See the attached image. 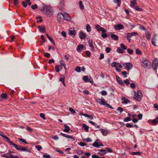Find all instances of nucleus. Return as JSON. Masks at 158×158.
Wrapping results in <instances>:
<instances>
[{"label": "nucleus", "instance_id": "obj_48", "mask_svg": "<svg viewBox=\"0 0 158 158\" xmlns=\"http://www.w3.org/2000/svg\"><path fill=\"white\" fill-rule=\"evenodd\" d=\"M131 120V118L129 117H127L125 118L124 120V121L125 122H128L129 121H130Z\"/></svg>", "mask_w": 158, "mask_h": 158}, {"label": "nucleus", "instance_id": "obj_30", "mask_svg": "<svg viewBox=\"0 0 158 158\" xmlns=\"http://www.w3.org/2000/svg\"><path fill=\"white\" fill-rule=\"evenodd\" d=\"M83 127L84 128L85 130L86 131L88 132L89 131V127L88 126L86 125L85 124H84L83 125Z\"/></svg>", "mask_w": 158, "mask_h": 158}, {"label": "nucleus", "instance_id": "obj_52", "mask_svg": "<svg viewBox=\"0 0 158 158\" xmlns=\"http://www.w3.org/2000/svg\"><path fill=\"white\" fill-rule=\"evenodd\" d=\"M122 73L124 75V77L126 78L127 77V72L126 71H124Z\"/></svg>", "mask_w": 158, "mask_h": 158}, {"label": "nucleus", "instance_id": "obj_27", "mask_svg": "<svg viewBox=\"0 0 158 158\" xmlns=\"http://www.w3.org/2000/svg\"><path fill=\"white\" fill-rule=\"evenodd\" d=\"M69 34L71 35H75L76 34L75 30L70 29L69 30Z\"/></svg>", "mask_w": 158, "mask_h": 158}, {"label": "nucleus", "instance_id": "obj_55", "mask_svg": "<svg viewBox=\"0 0 158 158\" xmlns=\"http://www.w3.org/2000/svg\"><path fill=\"white\" fill-rule=\"evenodd\" d=\"M111 50V49L109 47H107L106 48V51L107 53H109Z\"/></svg>", "mask_w": 158, "mask_h": 158}, {"label": "nucleus", "instance_id": "obj_26", "mask_svg": "<svg viewBox=\"0 0 158 158\" xmlns=\"http://www.w3.org/2000/svg\"><path fill=\"white\" fill-rule=\"evenodd\" d=\"M70 129V127L66 125H64V131L65 132H68Z\"/></svg>", "mask_w": 158, "mask_h": 158}, {"label": "nucleus", "instance_id": "obj_18", "mask_svg": "<svg viewBox=\"0 0 158 158\" xmlns=\"http://www.w3.org/2000/svg\"><path fill=\"white\" fill-rule=\"evenodd\" d=\"M79 38L81 39H82L86 37L85 34L82 32H81L79 34Z\"/></svg>", "mask_w": 158, "mask_h": 158}, {"label": "nucleus", "instance_id": "obj_4", "mask_svg": "<svg viewBox=\"0 0 158 158\" xmlns=\"http://www.w3.org/2000/svg\"><path fill=\"white\" fill-rule=\"evenodd\" d=\"M152 67L154 70H156L157 67L158 66V60L154 59L152 62Z\"/></svg>", "mask_w": 158, "mask_h": 158}, {"label": "nucleus", "instance_id": "obj_13", "mask_svg": "<svg viewBox=\"0 0 158 158\" xmlns=\"http://www.w3.org/2000/svg\"><path fill=\"white\" fill-rule=\"evenodd\" d=\"M20 150L21 151H25L28 152H31V151L28 147H23L21 146V147L20 149Z\"/></svg>", "mask_w": 158, "mask_h": 158}, {"label": "nucleus", "instance_id": "obj_34", "mask_svg": "<svg viewBox=\"0 0 158 158\" xmlns=\"http://www.w3.org/2000/svg\"><path fill=\"white\" fill-rule=\"evenodd\" d=\"M120 47L123 50H126L127 49V46H125L123 44H120Z\"/></svg>", "mask_w": 158, "mask_h": 158}, {"label": "nucleus", "instance_id": "obj_61", "mask_svg": "<svg viewBox=\"0 0 158 158\" xmlns=\"http://www.w3.org/2000/svg\"><path fill=\"white\" fill-rule=\"evenodd\" d=\"M117 110L120 113H122L123 111V109L121 107H118L117 109Z\"/></svg>", "mask_w": 158, "mask_h": 158}, {"label": "nucleus", "instance_id": "obj_38", "mask_svg": "<svg viewBox=\"0 0 158 158\" xmlns=\"http://www.w3.org/2000/svg\"><path fill=\"white\" fill-rule=\"evenodd\" d=\"M88 77L87 76H84L83 77V80L85 82H88Z\"/></svg>", "mask_w": 158, "mask_h": 158}, {"label": "nucleus", "instance_id": "obj_64", "mask_svg": "<svg viewBox=\"0 0 158 158\" xmlns=\"http://www.w3.org/2000/svg\"><path fill=\"white\" fill-rule=\"evenodd\" d=\"M92 158H101V157H99L98 156H96L95 154H93L92 156Z\"/></svg>", "mask_w": 158, "mask_h": 158}, {"label": "nucleus", "instance_id": "obj_10", "mask_svg": "<svg viewBox=\"0 0 158 158\" xmlns=\"http://www.w3.org/2000/svg\"><path fill=\"white\" fill-rule=\"evenodd\" d=\"M107 152L106 150L104 149H100L98 150V154L100 155L101 156H103Z\"/></svg>", "mask_w": 158, "mask_h": 158}, {"label": "nucleus", "instance_id": "obj_57", "mask_svg": "<svg viewBox=\"0 0 158 158\" xmlns=\"http://www.w3.org/2000/svg\"><path fill=\"white\" fill-rule=\"evenodd\" d=\"M40 117L41 118H43L44 119H45V114H44V113H40Z\"/></svg>", "mask_w": 158, "mask_h": 158}, {"label": "nucleus", "instance_id": "obj_32", "mask_svg": "<svg viewBox=\"0 0 158 158\" xmlns=\"http://www.w3.org/2000/svg\"><path fill=\"white\" fill-rule=\"evenodd\" d=\"M86 29L87 30V31L88 32H89L91 31V27L90 26V25L88 24H87L86 26Z\"/></svg>", "mask_w": 158, "mask_h": 158}, {"label": "nucleus", "instance_id": "obj_58", "mask_svg": "<svg viewBox=\"0 0 158 158\" xmlns=\"http://www.w3.org/2000/svg\"><path fill=\"white\" fill-rule=\"evenodd\" d=\"M85 117L88 118L90 119H92L93 118V117L92 116L88 114H86L85 115Z\"/></svg>", "mask_w": 158, "mask_h": 158}, {"label": "nucleus", "instance_id": "obj_35", "mask_svg": "<svg viewBox=\"0 0 158 158\" xmlns=\"http://www.w3.org/2000/svg\"><path fill=\"white\" fill-rule=\"evenodd\" d=\"M135 7V9L137 11H141L143 10V9L142 8L139 7L138 6Z\"/></svg>", "mask_w": 158, "mask_h": 158}, {"label": "nucleus", "instance_id": "obj_9", "mask_svg": "<svg viewBox=\"0 0 158 158\" xmlns=\"http://www.w3.org/2000/svg\"><path fill=\"white\" fill-rule=\"evenodd\" d=\"M97 102L101 105H102L105 106L106 103L105 100L103 99H98Z\"/></svg>", "mask_w": 158, "mask_h": 158}, {"label": "nucleus", "instance_id": "obj_5", "mask_svg": "<svg viewBox=\"0 0 158 158\" xmlns=\"http://www.w3.org/2000/svg\"><path fill=\"white\" fill-rule=\"evenodd\" d=\"M95 28L98 31H102V32H106V30L103 27H102L98 24H97L95 26Z\"/></svg>", "mask_w": 158, "mask_h": 158}, {"label": "nucleus", "instance_id": "obj_21", "mask_svg": "<svg viewBox=\"0 0 158 158\" xmlns=\"http://www.w3.org/2000/svg\"><path fill=\"white\" fill-rule=\"evenodd\" d=\"M3 137L6 139V141L9 143L10 145H11V144L13 142L10 141V139L5 135L3 136Z\"/></svg>", "mask_w": 158, "mask_h": 158}, {"label": "nucleus", "instance_id": "obj_16", "mask_svg": "<svg viewBox=\"0 0 158 158\" xmlns=\"http://www.w3.org/2000/svg\"><path fill=\"white\" fill-rule=\"evenodd\" d=\"M93 41L92 40H89L88 41L89 46L91 48V50L93 51L94 50V47L92 44Z\"/></svg>", "mask_w": 158, "mask_h": 158}, {"label": "nucleus", "instance_id": "obj_45", "mask_svg": "<svg viewBox=\"0 0 158 158\" xmlns=\"http://www.w3.org/2000/svg\"><path fill=\"white\" fill-rule=\"evenodd\" d=\"M7 158H19V157L17 156H13L12 155H10L9 157H8Z\"/></svg>", "mask_w": 158, "mask_h": 158}, {"label": "nucleus", "instance_id": "obj_25", "mask_svg": "<svg viewBox=\"0 0 158 158\" xmlns=\"http://www.w3.org/2000/svg\"><path fill=\"white\" fill-rule=\"evenodd\" d=\"M141 97L138 96L136 94L134 95V98L136 100L138 101H140L141 100Z\"/></svg>", "mask_w": 158, "mask_h": 158}, {"label": "nucleus", "instance_id": "obj_3", "mask_svg": "<svg viewBox=\"0 0 158 158\" xmlns=\"http://www.w3.org/2000/svg\"><path fill=\"white\" fill-rule=\"evenodd\" d=\"M123 66H124L125 69L127 70L128 71H129L130 69H132L133 67L132 64L130 63H127L124 64H123Z\"/></svg>", "mask_w": 158, "mask_h": 158}, {"label": "nucleus", "instance_id": "obj_19", "mask_svg": "<svg viewBox=\"0 0 158 158\" xmlns=\"http://www.w3.org/2000/svg\"><path fill=\"white\" fill-rule=\"evenodd\" d=\"M156 35L153 36L152 37V45L154 46H156V44L155 41L156 40Z\"/></svg>", "mask_w": 158, "mask_h": 158}, {"label": "nucleus", "instance_id": "obj_60", "mask_svg": "<svg viewBox=\"0 0 158 158\" xmlns=\"http://www.w3.org/2000/svg\"><path fill=\"white\" fill-rule=\"evenodd\" d=\"M85 53L88 57H90L91 56V54L89 51H86Z\"/></svg>", "mask_w": 158, "mask_h": 158}, {"label": "nucleus", "instance_id": "obj_63", "mask_svg": "<svg viewBox=\"0 0 158 158\" xmlns=\"http://www.w3.org/2000/svg\"><path fill=\"white\" fill-rule=\"evenodd\" d=\"M43 157L44 158H50V156L49 155L44 154L43 155Z\"/></svg>", "mask_w": 158, "mask_h": 158}, {"label": "nucleus", "instance_id": "obj_56", "mask_svg": "<svg viewBox=\"0 0 158 158\" xmlns=\"http://www.w3.org/2000/svg\"><path fill=\"white\" fill-rule=\"evenodd\" d=\"M69 111L71 112L72 114H74L75 113V110L71 107L69 108Z\"/></svg>", "mask_w": 158, "mask_h": 158}, {"label": "nucleus", "instance_id": "obj_15", "mask_svg": "<svg viewBox=\"0 0 158 158\" xmlns=\"http://www.w3.org/2000/svg\"><path fill=\"white\" fill-rule=\"evenodd\" d=\"M116 78L119 83L122 85H124V83L121 78L118 76H116Z\"/></svg>", "mask_w": 158, "mask_h": 158}, {"label": "nucleus", "instance_id": "obj_7", "mask_svg": "<svg viewBox=\"0 0 158 158\" xmlns=\"http://www.w3.org/2000/svg\"><path fill=\"white\" fill-rule=\"evenodd\" d=\"M114 28L117 30H119L123 29L124 28L123 26L121 24L115 25L114 27Z\"/></svg>", "mask_w": 158, "mask_h": 158}, {"label": "nucleus", "instance_id": "obj_41", "mask_svg": "<svg viewBox=\"0 0 158 158\" xmlns=\"http://www.w3.org/2000/svg\"><path fill=\"white\" fill-rule=\"evenodd\" d=\"M137 95L141 97H142L143 96L141 91L140 90L138 91Z\"/></svg>", "mask_w": 158, "mask_h": 158}, {"label": "nucleus", "instance_id": "obj_46", "mask_svg": "<svg viewBox=\"0 0 158 158\" xmlns=\"http://www.w3.org/2000/svg\"><path fill=\"white\" fill-rule=\"evenodd\" d=\"M101 94L102 95H106L107 94V93L106 91L103 90L101 91Z\"/></svg>", "mask_w": 158, "mask_h": 158}, {"label": "nucleus", "instance_id": "obj_1", "mask_svg": "<svg viewBox=\"0 0 158 158\" xmlns=\"http://www.w3.org/2000/svg\"><path fill=\"white\" fill-rule=\"evenodd\" d=\"M41 10L43 11L44 12H46V13L49 15L52 14L53 12L52 9L51 7L48 6H44Z\"/></svg>", "mask_w": 158, "mask_h": 158}, {"label": "nucleus", "instance_id": "obj_22", "mask_svg": "<svg viewBox=\"0 0 158 158\" xmlns=\"http://www.w3.org/2000/svg\"><path fill=\"white\" fill-rule=\"evenodd\" d=\"M146 37L147 39L149 40L151 38V35L149 33V32L148 30H146L145 32Z\"/></svg>", "mask_w": 158, "mask_h": 158}, {"label": "nucleus", "instance_id": "obj_50", "mask_svg": "<svg viewBox=\"0 0 158 158\" xmlns=\"http://www.w3.org/2000/svg\"><path fill=\"white\" fill-rule=\"evenodd\" d=\"M105 106L106 107H107L110 108L111 109H113V108L111 106L110 104L107 103V102H106Z\"/></svg>", "mask_w": 158, "mask_h": 158}, {"label": "nucleus", "instance_id": "obj_12", "mask_svg": "<svg viewBox=\"0 0 158 158\" xmlns=\"http://www.w3.org/2000/svg\"><path fill=\"white\" fill-rule=\"evenodd\" d=\"M84 46L82 44H80L78 45L77 48V50L78 52H81L82 51L83 49Z\"/></svg>", "mask_w": 158, "mask_h": 158}, {"label": "nucleus", "instance_id": "obj_29", "mask_svg": "<svg viewBox=\"0 0 158 158\" xmlns=\"http://www.w3.org/2000/svg\"><path fill=\"white\" fill-rule=\"evenodd\" d=\"M117 52L120 53H124V51L121 48H118L117 50Z\"/></svg>", "mask_w": 158, "mask_h": 158}, {"label": "nucleus", "instance_id": "obj_33", "mask_svg": "<svg viewBox=\"0 0 158 158\" xmlns=\"http://www.w3.org/2000/svg\"><path fill=\"white\" fill-rule=\"evenodd\" d=\"M119 64L118 63H116V62H113L111 64V66L113 67H115V68L117 67V66Z\"/></svg>", "mask_w": 158, "mask_h": 158}, {"label": "nucleus", "instance_id": "obj_44", "mask_svg": "<svg viewBox=\"0 0 158 158\" xmlns=\"http://www.w3.org/2000/svg\"><path fill=\"white\" fill-rule=\"evenodd\" d=\"M48 39L50 40V41L53 44L55 45V42L54 41V40H53V39L50 36H49L48 37Z\"/></svg>", "mask_w": 158, "mask_h": 158}, {"label": "nucleus", "instance_id": "obj_59", "mask_svg": "<svg viewBox=\"0 0 158 158\" xmlns=\"http://www.w3.org/2000/svg\"><path fill=\"white\" fill-rule=\"evenodd\" d=\"M60 63L61 64L60 65H62L63 66H64V65H65V63H64V60H61L60 61Z\"/></svg>", "mask_w": 158, "mask_h": 158}, {"label": "nucleus", "instance_id": "obj_28", "mask_svg": "<svg viewBox=\"0 0 158 158\" xmlns=\"http://www.w3.org/2000/svg\"><path fill=\"white\" fill-rule=\"evenodd\" d=\"M152 123L154 124L158 123V116L156 117L155 119L152 121Z\"/></svg>", "mask_w": 158, "mask_h": 158}, {"label": "nucleus", "instance_id": "obj_8", "mask_svg": "<svg viewBox=\"0 0 158 158\" xmlns=\"http://www.w3.org/2000/svg\"><path fill=\"white\" fill-rule=\"evenodd\" d=\"M63 19L67 21H69L71 19L70 17L69 16V14L67 13H64L63 14Z\"/></svg>", "mask_w": 158, "mask_h": 158}, {"label": "nucleus", "instance_id": "obj_2", "mask_svg": "<svg viewBox=\"0 0 158 158\" xmlns=\"http://www.w3.org/2000/svg\"><path fill=\"white\" fill-rule=\"evenodd\" d=\"M151 64V63L146 59L143 60L142 61V65L144 68H149Z\"/></svg>", "mask_w": 158, "mask_h": 158}, {"label": "nucleus", "instance_id": "obj_6", "mask_svg": "<svg viewBox=\"0 0 158 158\" xmlns=\"http://www.w3.org/2000/svg\"><path fill=\"white\" fill-rule=\"evenodd\" d=\"M63 15L62 13H58L57 15V20L58 21L62 22L63 21Z\"/></svg>", "mask_w": 158, "mask_h": 158}, {"label": "nucleus", "instance_id": "obj_62", "mask_svg": "<svg viewBox=\"0 0 158 158\" xmlns=\"http://www.w3.org/2000/svg\"><path fill=\"white\" fill-rule=\"evenodd\" d=\"M126 127H127L131 128L133 127V126L129 123H127L126 124Z\"/></svg>", "mask_w": 158, "mask_h": 158}, {"label": "nucleus", "instance_id": "obj_40", "mask_svg": "<svg viewBox=\"0 0 158 158\" xmlns=\"http://www.w3.org/2000/svg\"><path fill=\"white\" fill-rule=\"evenodd\" d=\"M35 147L39 151H40V150L42 148V147L40 145L35 146Z\"/></svg>", "mask_w": 158, "mask_h": 158}, {"label": "nucleus", "instance_id": "obj_17", "mask_svg": "<svg viewBox=\"0 0 158 158\" xmlns=\"http://www.w3.org/2000/svg\"><path fill=\"white\" fill-rule=\"evenodd\" d=\"M122 100L123 101L122 102L123 103L126 104L130 102V101L128 99L126 98L125 97H123Z\"/></svg>", "mask_w": 158, "mask_h": 158}, {"label": "nucleus", "instance_id": "obj_37", "mask_svg": "<svg viewBox=\"0 0 158 158\" xmlns=\"http://www.w3.org/2000/svg\"><path fill=\"white\" fill-rule=\"evenodd\" d=\"M75 70L77 72H81L80 67L77 66L75 68Z\"/></svg>", "mask_w": 158, "mask_h": 158}, {"label": "nucleus", "instance_id": "obj_43", "mask_svg": "<svg viewBox=\"0 0 158 158\" xmlns=\"http://www.w3.org/2000/svg\"><path fill=\"white\" fill-rule=\"evenodd\" d=\"M132 154L133 155H141V153L139 152H132Z\"/></svg>", "mask_w": 158, "mask_h": 158}, {"label": "nucleus", "instance_id": "obj_53", "mask_svg": "<svg viewBox=\"0 0 158 158\" xmlns=\"http://www.w3.org/2000/svg\"><path fill=\"white\" fill-rule=\"evenodd\" d=\"M2 97L4 98H7L6 94L5 93H3L1 95Z\"/></svg>", "mask_w": 158, "mask_h": 158}, {"label": "nucleus", "instance_id": "obj_31", "mask_svg": "<svg viewBox=\"0 0 158 158\" xmlns=\"http://www.w3.org/2000/svg\"><path fill=\"white\" fill-rule=\"evenodd\" d=\"M93 146L95 147L98 148L100 147L99 143H98L97 142L95 141L94 143L92 144Z\"/></svg>", "mask_w": 158, "mask_h": 158}, {"label": "nucleus", "instance_id": "obj_36", "mask_svg": "<svg viewBox=\"0 0 158 158\" xmlns=\"http://www.w3.org/2000/svg\"><path fill=\"white\" fill-rule=\"evenodd\" d=\"M105 32H102V38H106L107 36V34L105 33Z\"/></svg>", "mask_w": 158, "mask_h": 158}, {"label": "nucleus", "instance_id": "obj_24", "mask_svg": "<svg viewBox=\"0 0 158 158\" xmlns=\"http://www.w3.org/2000/svg\"><path fill=\"white\" fill-rule=\"evenodd\" d=\"M135 34L138 35L137 33L134 32L130 33H127V35L128 36V37H131L132 35H133Z\"/></svg>", "mask_w": 158, "mask_h": 158}, {"label": "nucleus", "instance_id": "obj_42", "mask_svg": "<svg viewBox=\"0 0 158 158\" xmlns=\"http://www.w3.org/2000/svg\"><path fill=\"white\" fill-rule=\"evenodd\" d=\"M18 139L20 141H22V142L25 143V144H27L28 143L24 139L22 138H18Z\"/></svg>", "mask_w": 158, "mask_h": 158}, {"label": "nucleus", "instance_id": "obj_51", "mask_svg": "<svg viewBox=\"0 0 158 158\" xmlns=\"http://www.w3.org/2000/svg\"><path fill=\"white\" fill-rule=\"evenodd\" d=\"M127 52L130 54H132L133 53V51L131 49H127Z\"/></svg>", "mask_w": 158, "mask_h": 158}, {"label": "nucleus", "instance_id": "obj_23", "mask_svg": "<svg viewBox=\"0 0 158 158\" xmlns=\"http://www.w3.org/2000/svg\"><path fill=\"white\" fill-rule=\"evenodd\" d=\"M111 37L112 39L114 40H117L118 39V36L115 34H112L111 35Z\"/></svg>", "mask_w": 158, "mask_h": 158}, {"label": "nucleus", "instance_id": "obj_49", "mask_svg": "<svg viewBox=\"0 0 158 158\" xmlns=\"http://www.w3.org/2000/svg\"><path fill=\"white\" fill-rule=\"evenodd\" d=\"M101 132L104 136H106L107 135V133L105 132V130L103 129H101Z\"/></svg>", "mask_w": 158, "mask_h": 158}, {"label": "nucleus", "instance_id": "obj_39", "mask_svg": "<svg viewBox=\"0 0 158 158\" xmlns=\"http://www.w3.org/2000/svg\"><path fill=\"white\" fill-rule=\"evenodd\" d=\"M79 7L81 9H83L84 8V6L83 5L81 1H80L79 2Z\"/></svg>", "mask_w": 158, "mask_h": 158}, {"label": "nucleus", "instance_id": "obj_20", "mask_svg": "<svg viewBox=\"0 0 158 158\" xmlns=\"http://www.w3.org/2000/svg\"><path fill=\"white\" fill-rule=\"evenodd\" d=\"M11 145H12L14 146L17 150H20V149L21 147V146L17 145L14 143L13 142H12V143L11 144Z\"/></svg>", "mask_w": 158, "mask_h": 158}, {"label": "nucleus", "instance_id": "obj_47", "mask_svg": "<svg viewBox=\"0 0 158 158\" xmlns=\"http://www.w3.org/2000/svg\"><path fill=\"white\" fill-rule=\"evenodd\" d=\"M55 70L56 72L58 73L60 71V69L58 65H56L55 67Z\"/></svg>", "mask_w": 158, "mask_h": 158}, {"label": "nucleus", "instance_id": "obj_11", "mask_svg": "<svg viewBox=\"0 0 158 158\" xmlns=\"http://www.w3.org/2000/svg\"><path fill=\"white\" fill-rule=\"evenodd\" d=\"M38 28L40 32L44 33L45 32V27L43 26H39L38 27Z\"/></svg>", "mask_w": 158, "mask_h": 158}, {"label": "nucleus", "instance_id": "obj_14", "mask_svg": "<svg viewBox=\"0 0 158 158\" xmlns=\"http://www.w3.org/2000/svg\"><path fill=\"white\" fill-rule=\"evenodd\" d=\"M130 3H131L130 6L132 7H134L137 4L136 0H132L130 1Z\"/></svg>", "mask_w": 158, "mask_h": 158}, {"label": "nucleus", "instance_id": "obj_54", "mask_svg": "<svg viewBox=\"0 0 158 158\" xmlns=\"http://www.w3.org/2000/svg\"><path fill=\"white\" fill-rule=\"evenodd\" d=\"M31 7L32 9H33V10H35V9L37 8V5L36 4H35L34 5H32L31 6Z\"/></svg>", "mask_w": 158, "mask_h": 158}]
</instances>
